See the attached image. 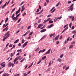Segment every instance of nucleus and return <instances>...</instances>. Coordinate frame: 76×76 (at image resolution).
I'll return each mask as SVG.
<instances>
[{
	"instance_id": "obj_28",
	"label": "nucleus",
	"mask_w": 76,
	"mask_h": 76,
	"mask_svg": "<svg viewBox=\"0 0 76 76\" xmlns=\"http://www.w3.org/2000/svg\"><path fill=\"white\" fill-rule=\"evenodd\" d=\"M24 9H25V7L22 8L21 10V12H23V11Z\"/></svg>"
},
{
	"instance_id": "obj_43",
	"label": "nucleus",
	"mask_w": 76,
	"mask_h": 76,
	"mask_svg": "<svg viewBox=\"0 0 76 76\" xmlns=\"http://www.w3.org/2000/svg\"><path fill=\"white\" fill-rule=\"evenodd\" d=\"M16 18L15 17H14V18H12V20H15Z\"/></svg>"
},
{
	"instance_id": "obj_26",
	"label": "nucleus",
	"mask_w": 76,
	"mask_h": 76,
	"mask_svg": "<svg viewBox=\"0 0 76 76\" xmlns=\"http://www.w3.org/2000/svg\"><path fill=\"white\" fill-rule=\"evenodd\" d=\"M55 9V7H53L50 10V12H51L53 9Z\"/></svg>"
},
{
	"instance_id": "obj_3",
	"label": "nucleus",
	"mask_w": 76,
	"mask_h": 76,
	"mask_svg": "<svg viewBox=\"0 0 76 76\" xmlns=\"http://www.w3.org/2000/svg\"><path fill=\"white\" fill-rule=\"evenodd\" d=\"M28 44V41H27L25 42V43H24L23 45V48L24 47H25L26 45H27V44Z\"/></svg>"
},
{
	"instance_id": "obj_18",
	"label": "nucleus",
	"mask_w": 76,
	"mask_h": 76,
	"mask_svg": "<svg viewBox=\"0 0 76 76\" xmlns=\"http://www.w3.org/2000/svg\"><path fill=\"white\" fill-rule=\"evenodd\" d=\"M68 8H70V10H71V11H73V7H69Z\"/></svg>"
},
{
	"instance_id": "obj_8",
	"label": "nucleus",
	"mask_w": 76,
	"mask_h": 76,
	"mask_svg": "<svg viewBox=\"0 0 76 76\" xmlns=\"http://www.w3.org/2000/svg\"><path fill=\"white\" fill-rule=\"evenodd\" d=\"M42 26V24H39L38 27H37V29H39V28H41V27Z\"/></svg>"
},
{
	"instance_id": "obj_39",
	"label": "nucleus",
	"mask_w": 76,
	"mask_h": 76,
	"mask_svg": "<svg viewBox=\"0 0 76 76\" xmlns=\"http://www.w3.org/2000/svg\"><path fill=\"white\" fill-rule=\"evenodd\" d=\"M59 3H60V2H58V4L56 5V7H57L58 6V5L59 4Z\"/></svg>"
},
{
	"instance_id": "obj_13",
	"label": "nucleus",
	"mask_w": 76,
	"mask_h": 76,
	"mask_svg": "<svg viewBox=\"0 0 76 76\" xmlns=\"http://www.w3.org/2000/svg\"><path fill=\"white\" fill-rule=\"evenodd\" d=\"M19 10H18L15 13V15H18V13H19Z\"/></svg>"
},
{
	"instance_id": "obj_45",
	"label": "nucleus",
	"mask_w": 76,
	"mask_h": 76,
	"mask_svg": "<svg viewBox=\"0 0 76 76\" xmlns=\"http://www.w3.org/2000/svg\"><path fill=\"white\" fill-rule=\"evenodd\" d=\"M29 32H30V31H28L26 33L27 34H29Z\"/></svg>"
},
{
	"instance_id": "obj_57",
	"label": "nucleus",
	"mask_w": 76,
	"mask_h": 76,
	"mask_svg": "<svg viewBox=\"0 0 76 76\" xmlns=\"http://www.w3.org/2000/svg\"><path fill=\"white\" fill-rule=\"evenodd\" d=\"M12 44H11L9 45V47H12Z\"/></svg>"
},
{
	"instance_id": "obj_42",
	"label": "nucleus",
	"mask_w": 76,
	"mask_h": 76,
	"mask_svg": "<svg viewBox=\"0 0 76 76\" xmlns=\"http://www.w3.org/2000/svg\"><path fill=\"white\" fill-rule=\"evenodd\" d=\"M22 16H24L25 15H26V13H25L24 12V14H23L22 15Z\"/></svg>"
},
{
	"instance_id": "obj_23",
	"label": "nucleus",
	"mask_w": 76,
	"mask_h": 76,
	"mask_svg": "<svg viewBox=\"0 0 76 76\" xmlns=\"http://www.w3.org/2000/svg\"><path fill=\"white\" fill-rule=\"evenodd\" d=\"M64 56V54H62V55H61L60 56V58H62L63 57V56Z\"/></svg>"
},
{
	"instance_id": "obj_61",
	"label": "nucleus",
	"mask_w": 76,
	"mask_h": 76,
	"mask_svg": "<svg viewBox=\"0 0 76 76\" xmlns=\"http://www.w3.org/2000/svg\"><path fill=\"white\" fill-rule=\"evenodd\" d=\"M9 13V11H8L7 13L5 14L6 15H7V14H8V13Z\"/></svg>"
},
{
	"instance_id": "obj_4",
	"label": "nucleus",
	"mask_w": 76,
	"mask_h": 76,
	"mask_svg": "<svg viewBox=\"0 0 76 76\" xmlns=\"http://www.w3.org/2000/svg\"><path fill=\"white\" fill-rule=\"evenodd\" d=\"M59 37V34H58V36L56 37L54 39V40H55V41H56V40H58V37Z\"/></svg>"
},
{
	"instance_id": "obj_60",
	"label": "nucleus",
	"mask_w": 76,
	"mask_h": 76,
	"mask_svg": "<svg viewBox=\"0 0 76 76\" xmlns=\"http://www.w3.org/2000/svg\"><path fill=\"white\" fill-rule=\"evenodd\" d=\"M64 43V44H66V43H67V41H66V40H65V41Z\"/></svg>"
},
{
	"instance_id": "obj_16",
	"label": "nucleus",
	"mask_w": 76,
	"mask_h": 76,
	"mask_svg": "<svg viewBox=\"0 0 76 76\" xmlns=\"http://www.w3.org/2000/svg\"><path fill=\"white\" fill-rule=\"evenodd\" d=\"M74 45H71L70 47H69V48L70 49V48H73V46Z\"/></svg>"
},
{
	"instance_id": "obj_46",
	"label": "nucleus",
	"mask_w": 76,
	"mask_h": 76,
	"mask_svg": "<svg viewBox=\"0 0 76 76\" xmlns=\"http://www.w3.org/2000/svg\"><path fill=\"white\" fill-rule=\"evenodd\" d=\"M69 39H70V37H69L66 39L67 41H69Z\"/></svg>"
},
{
	"instance_id": "obj_49",
	"label": "nucleus",
	"mask_w": 76,
	"mask_h": 76,
	"mask_svg": "<svg viewBox=\"0 0 76 76\" xmlns=\"http://www.w3.org/2000/svg\"><path fill=\"white\" fill-rule=\"evenodd\" d=\"M62 18V17H61V16L60 17L58 18V19H61Z\"/></svg>"
},
{
	"instance_id": "obj_19",
	"label": "nucleus",
	"mask_w": 76,
	"mask_h": 76,
	"mask_svg": "<svg viewBox=\"0 0 76 76\" xmlns=\"http://www.w3.org/2000/svg\"><path fill=\"white\" fill-rule=\"evenodd\" d=\"M17 60H18V58H16L14 60L13 62H16Z\"/></svg>"
},
{
	"instance_id": "obj_48",
	"label": "nucleus",
	"mask_w": 76,
	"mask_h": 76,
	"mask_svg": "<svg viewBox=\"0 0 76 76\" xmlns=\"http://www.w3.org/2000/svg\"><path fill=\"white\" fill-rule=\"evenodd\" d=\"M39 54H40V53H42V50H40V51H39Z\"/></svg>"
},
{
	"instance_id": "obj_29",
	"label": "nucleus",
	"mask_w": 76,
	"mask_h": 76,
	"mask_svg": "<svg viewBox=\"0 0 76 76\" xmlns=\"http://www.w3.org/2000/svg\"><path fill=\"white\" fill-rule=\"evenodd\" d=\"M22 49H20V50H17V52H19V51H20V53L22 52Z\"/></svg>"
},
{
	"instance_id": "obj_21",
	"label": "nucleus",
	"mask_w": 76,
	"mask_h": 76,
	"mask_svg": "<svg viewBox=\"0 0 76 76\" xmlns=\"http://www.w3.org/2000/svg\"><path fill=\"white\" fill-rule=\"evenodd\" d=\"M51 61L50 62L49 64V65L48 66V67H50V66H51Z\"/></svg>"
},
{
	"instance_id": "obj_1",
	"label": "nucleus",
	"mask_w": 76,
	"mask_h": 76,
	"mask_svg": "<svg viewBox=\"0 0 76 76\" xmlns=\"http://www.w3.org/2000/svg\"><path fill=\"white\" fill-rule=\"evenodd\" d=\"M10 32V31H8V32H7L5 33V37H6H6H5L2 40L3 41H4L6 39H7V38H9V36H10V34H9Z\"/></svg>"
},
{
	"instance_id": "obj_25",
	"label": "nucleus",
	"mask_w": 76,
	"mask_h": 76,
	"mask_svg": "<svg viewBox=\"0 0 76 76\" xmlns=\"http://www.w3.org/2000/svg\"><path fill=\"white\" fill-rule=\"evenodd\" d=\"M23 75H24L23 76H26L28 75V74H26V73H23Z\"/></svg>"
},
{
	"instance_id": "obj_56",
	"label": "nucleus",
	"mask_w": 76,
	"mask_h": 76,
	"mask_svg": "<svg viewBox=\"0 0 76 76\" xmlns=\"http://www.w3.org/2000/svg\"><path fill=\"white\" fill-rule=\"evenodd\" d=\"M9 43L7 44L6 46V47H7V46H9Z\"/></svg>"
},
{
	"instance_id": "obj_37",
	"label": "nucleus",
	"mask_w": 76,
	"mask_h": 76,
	"mask_svg": "<svg viewBox=\"0 0 76 76\" xmlns=\"http://www.w3.org/2000/svg\"><path fill=\"white\" fill-rule=\"evenodd\" d=\"M56 9H54L53 11H52L51 12V13H53V12H54L55 11H56Z\"/></svg>"
},
{
	"instance_id": "obj_59",
	"label": "nucleus",
	"mask_w": 76,
	"mask_h": 76,
	"mask_svg": "<svg viewBox=\"0 0 76 76\" xmlns=\"http://www.w3.org/2000/svg\"><path fill=\"white\" fill-rule=\"evenodd\" d=\"M74 28H75V27H74V26H73L72 27V29H74Z\"/></svg>"
},
{
	"instance_id": "obj_38",
	"label": "nucleus",
	"mask_w": 76,
	"mask_h": 76,
	"mask_svg": "<svg viewBox=\"0 0 76 76\" xmlns=\"http://www.w3.org/2000/svg\"><path fill=\"white\" fill-rule=\"evenodd\" d=\"M39 9H38L36 11L37 13H38V12H39Z\"/></svg>"
},
{
	"instance_id": "obj_41",
	"label": "nucleus",
	"mask_w": 76,
	"mask_h": 76,
	"mask_svg": "<svg viewBox=\"0 0 76 76\" xmlns=\"http://www.w3.org/2000/svg\"><path fill=\"white\" fill-rule=\"evenodd\" d=\"M14 16H15V14H13L12 15L11 17L12 19L14 17Z\"/></svg>"
},
{
	"instance_id": "obj_52",
	"label": "nucleus",
	"mask_w": 76,
	"mask_h": 76,
	"mask_svg": "<svg viewBox=\"0 0 76 76\" xmlns=\"http://www.w3.org/2000/svg\"><path fill=\"white\" fill-rule=\"evenodd\" d=\"M69 69V66H68L67 67H66L65 70H68V69Z\"/></svg>"
},
{
	"instance_id": "obj_5",
	"label": "nucleus",
	"mask_w": 76,
	"mask_h": 76,
	"mask_svg": "<svg viewBox=\"0 0 76 76\" xmlns=\"http://www.w3.org/2000/svg\"><path fill=\"white\" fill-rule=\"evenodd\" d=\"M12 64L11 62H10L8 63V66L9 67H10L12 66Z\"/></svg>"
},
{
	"instance_id": "obj_63",
	"label": "nucleus",
	"mask_w": 76,
	"mask_h": 76,
	"mask_svg": "<svg viewBox=\"0 0 76 76\" xmlns=\"http://www.w3.org/2000/svg\"><path fill=\"white\" fill-rule=\"evenodd\" d=\"M20 15V13H19L17 15V16L18 17H19V16Z\"/></svg>"
},
{
	"instance_id": "obj_64",
	"label": "nucleus",
	"mask_w": 76,
	"mask_h": 76,
	"mask_svg": "<svg viewBox=\"0 0 76 76\" xmlns=\"http://www.w3.org/2000/svg\"><path fill=\"white\" fill-rule=\"evenodd\" d=\"M4 67H5V64L3 65V66L2 67V68H3Z\"/></svg>"
},
{
	"instance_id": "obj_20",
	"label": "nucleus",
	"mask_w": 76,
	"mask_h": 76,
	"mask_svg": "<svg viewBox=\"0 0 76 76\" xmlns=\"http://www.w3.org/2000/svg\"><path fill=\"white\" fill-rule=\"evenodd\" d=\"M53 23V20H50L49 22V23Z\"/></svg>"
},
{
	"instance_id": "obj_54",
	"label": "nucleus",
	"mask_w": 76,
	"mask_h": 76,
	"mask_svg": "<svg viewBox=\"0 0 76 76\" xmlns=\"http://www.w3.org/2000/svg\"><path fill=\"white\" fill-rule=\"evenodd\" d=\"M56 43L57 44H59V41H57L56 42Z\"/></svg>"
},
{
	"instance_id": "obj_40",
	"label": "nucleus",
	"mask_w": 76,
	"mask_h": 76,
	"mask_svg": "<svg viewBox=\"0 0 76 76\" xmlns=\"http://www.w3.org/2000/svg\"><path fill=\"white\" fill-rule=\"evenodd\" d=\"M73 4H72L71 6H70L69 7H73Z\"/></svg>"
},
{
	"instance_id": "obj_15",
	"label": "nucleus",
	"mask_w": 76,
	"mask_h": 76,
	"mask_svg": "<svg viewBox=\"0 0 76 76\" xmlns=\"http://www.w3.org/2000/svg\"><path fill=\"white\" fill-rule=\"evenodd\" d=\"M6 3H7V2H6V3L2 7V9H3V8H4V7H5V6H6Z\"/></svg>"
},
{
	"instance_id": "obj_50",
	"label": "nucleus",
	"mask_w": 76,
	"mask_h": 76,
	"mask_svg": "<svg viewBox=\"0 0 76 76\" xmlns=\"http://www.w3.org/2000/svg\"><path fill=\"white\" fill-rule=\"evenodd\" d=\"M3 63H4V62H3L1 64V67L3 66Z\"/></svg>"
},
{
	"instance_id": "obj_55",
	"label": "nucleus",
	"mask_w": 76,
	"mask_h": 76,
	"mask_svg": "<svg viewBox=\"0 0 76 76\" xmlns=\"http://www.w3.org/2000/svg\"><path fill=\"white\" fill-rule=\"evenodd\" d=\"M48 22L47 20H44V22H43V23H46V22Z\"/></svg>"
},
{
	"instance_id": "obj_58",
	"label": "nucleus",
	"mask_w": 76,
	"mask_h": 76,
	"mask_svg": "<svg viewBox=\"0 0 76 76\" xmlns=\"http://www.w3.org/2000/svg\"><path fill=\"white\" fill-rule=\"evenodd\" d=\"M32 34H33V33L31 32L29 33V35H32Z\"/></svg>"
},
{
	"instance_id": "obj_11",
	"label": "nucleus",
	"mask_w": 76,
	"mask_h": 76,
	"mask_svg": "<svg viewBox=\"0 0 76 76\" xmlns=\"http://www.w3.org/2000/svg\"><path fill=\"white\" fill-rule=\"evenodd\" d=\"M72 34H74V35H76V31L74 30L72 31Z\"/></svg>"
},
{
	"instance_id": "obj_35",
	"label": "nucleus",
	"mask_w": 76,
	"mask_h": 76,
	"mask_svg": "<svg viewBox=\"0 0 76 76\" xmlns=\"http://www.w3.org/2000/svg\"><path fill=\"white\" fill-rule=\"evenodd\" d=\"M67 26H68V24L65 25L64 27V28H66V27Z\"/></svg>"
},
{
	"instance_id": "obj_7",
	"label": "nucleus",
	"mask_w": 76,
	"mask_h": 76,
	"mask_svg": "<svg viewBox=\"0 0 76 76\" xmlns=\"http://www.w3.org/2000/svg\"><path fill=\"white\" fill-rule=\"evenodd\" d=\"M47 36V35H44L42 37L41 39H40V40H42V39H44L45 37H46V36Z\"/></svg>"
},
{
	"instance_id": "obj_27",
	"label": "nucleus",
	"mask_w": 76,
	"mask_h": 76,
	"mask_svg": "<svg viewBox=\"0 0 76 76\" xmlns=\"http://www.w3.org/2000/svg\"><path fill=\"white\" fill-rule=\"evenodd\" d=\"M72 23H70L69 24V26L70 28H71L72 27Z\"/></svg>"
},
{
	"instance_id": "obj_6",
	"label": "nucleus",
	"mask_w": 76,
	"mask_h": 76,
	"mask_svg": "<svg viewBox=\"0 0 76 76\" xmlns=\"http://www.w3.org/2000/svg\"><path fill=\"white\" fill-rule=\"evenodd\" d=\"M47 30L45 29H42V30L40 31V32H45Z\"/></svg>"
},
{
	"instance_id": "obj_47",
	"label": "nucleus",
	"mask_w": 76,
	"mask_h": 76,
	"mask_svg": "<svg viewBox=\"0 0 76 76\" xmlns=\"http://www.w3.org/2000/svg\"><path fill=\"white\" fill-rule=\"evenodd\" d=\"M51 16V15H48L47 17L48 18H49V17H50Z\"/></svg>"
},
{
	"instance_id": "obj_30",
	"label": "nucleus",
	"mask_w": 76,
	"mask_h": 76,
	"mask_svg": "<svg viewBox=\"0 0 76 76\" xmlns=\"http://www.w3.org/2000/svg\"><path fill=\"white\" fill-rule=\"evenodd\" d=\"M45 50H46L45 49H43V50H42V53H44V52H45Z\"/></svg>"
},
{
	"instance_id": "obj_10",
	"label": "nucleus",
	"mask_w": 76,
	"mask_h": 76,
	"mask_svg": "<svg viewBox=\"0 0 76 76\" xmlns=\"http://www.w3.org/2000/svg\"><path fill=\"white\" fill-rule=\"evenodd\" d=\"M17 59H19V60H21V59H22V58H21V56H18L17 57Z\"/></svg>"
},
{
	"instance_id": "obj_53",
	"label": "nucleus",
	"mask_w": 76,
	"mask_h": 76,
	"mask_svg": "<svg viewBox=\"0 0 76 76\" xmlns=\"http://www.w3.org/2000/svg\"><path fill=\"white\" fill-rule=\"evenodd\" d=\"M58 19V18L57 17H56L55 18V20H57Z\"/></svg>"
},
{
	"instance_id": "obj_14",
	"label": "nucleus",
	"mask_w": 76,
	"mask_h": 76,
	"mask_svg": "<svg viewBox=\"0 0 76 76\" xmlns=\"http://www.w3.org/2000/svg\"><path fill=\"white\" fill-rule=\"evenodd\" d=\"M55 35V33H53V34H51L50 36V37H53V36H54Z\"/></svg>"
},
{
	"instance_id": "obj_22",
	"label": "nucleus",
	"mask_w": 76,
	"mask_h": 76,
	"mask_svg": "<svg viewBox=\"0 0 76 76\" xmlns=\"http://www.w3.org/2000/svg\"><path fill=\"white\" fill-rule=\"evenodd\" d=\"M41 62V60H40L37 63V64H39Z\"/></svg>"
},
{
	"instance_id": "obj_62",
	"label": "nucleus",
	"mask_w": 76,
	"mask_h": 76,
	"mask_svg": "<svg viewBox=\"0 0 76 76\" xmlns=\"http://www.w3.org/2000/svg\"><path fill=\"white\" fill-rule=\"evenodd\" d=\"M71 44H75V41H73L71 43Z\"/></svg>"
},
{
	"instance_id": "obj_2",
	"label": "nucleus",
	"mask_w": 76,
	"mask_h": 76,
	"mask_svg": "<svg viewBox=\"0 0 76 76\" xmlns=\"http://www.w3.org/2000/svg\"><path fill=\"white\" fill-rule=\"evenodd\" d=\"M51 51V48H50L47 52H46L45 54L44 55H46V54H50V52Z\"/></svg>"
},
{
	"instance_id": "obj_34",
	"label": "nucleus",
	"mask_w": 76,
	"mask_h": 76,
	"mask_svg": "<svg viewBox=\"0 0 76 76\" xmlns=\"http://www.w3.org/2000/svg\"><path fill=\"white\" fill-rule=\"evenodd\" d=\"M21 20V18H20L19 19V20H18L17 23H19V22H20V21Z\"/></svg>"
},
{
	"instance_id": "obj_17",
	"label": "nucleus",
	"mask_w": 76,
	"mask_h": 76,
	"mask_svg": "<svg viewBox=\"0 0 76 76\" xmlns=\"http://www.w3.org/2000/svg\"><path fill=\"white\" fill-rule=\"evenodd\" d=\"M15 9H16V8H14V9H13V10H12V11H11V13H13V12H14V11H15Z\"/></svg>"
},
{
	"instance_id": "obj_24",
	"label": "nucleus",
	"mask_w": 76,
	"mask_h": 76,
	"mask_svg": "<svg viewBox=\"0 0 76 76\" xmlns=\"http://www.w3.org/2000/svg\"><path fill=\"white\" fill-rule=\"evenodd\" d=\"M46 58V56H44V57H43L42 58V60H44Z\"/></svg>"
},
{
	"instance_id": "obj_33",
	"label": "nucleus",
	"mask_w": 76,
	"mask_h": 76,
	"mask_svg": "<svg viewBox=\"0 0 76 76\" xmlns=\"http://www.w3.org/2000/svg\"><path fill=\"white\" fill-rule=\"evenodd\" d=\"M75 20V18H74V16H73L71 20L72 21H73V20Z\"/></svg>"
},
{
	"instance_id": "obj_36",
	"label": "nucleus",
	"mask_w": 76,
	"mask_h": 76,
	"mask_svg": "<svg viewBox=\"0 0 76 76\" xmlns=\"http://www.w3.org/2000/svg\"><path fill=\"white\" fill-rule=\"evenodd\" d=\"M10 56H11V57H13V53H11Z\"/></svg>"
},
{
	"instance_id": "obj_12",
	"label": "nucleus",
	"mask_w": 76,
	"mask_h": 76,
	"mask_svg": "<svg viewBox=\"0 0 76 76\" xmlns=\"http://www.w3.org/2000/svg\"><path fill=\"white\" fill-rule=\"evenodd\" d=\"M19 41V39H17V40H16L14 42V44H16Z\"/></svg>"
},
{
	"instance_id": "obj_44",
	"label": "nucleus",
	"mask_w": 76,
	"mask_h": 76,
	"mask_svg": "<svg viewBox=\"0 0 76 76\" xmlns=\"http://www.w3.org/2000/svg\"><path fill=\"white\" fill-rule=\"evenodd\" d=\"M41 22V19H39L38 20V23H40Z\"/></svg>"
},
{
	"instance_id": "obj_51",
	"label": "nucleus",
	"mask_w": 76,
	"mask_h": 76,
	"mask_svg": "<svg viewBox=\"0 0 76 76\" xmlns=\"http://www.w3.org/2000/svg\"><path fill=\"white\" fill-rule=\"evenodd\" d=\"M68 28H69V27L67 26L66 28H65L64 29L66 31V30H67V29H68Z\"/></svg>"
},
{
	"instance_id": "obj_9",
	"label": "nucleus",
	"mask_w": 76,
	"mask_h": 76,
	"mask_svg": "<svg viewBox=\"0 0 76 76\" xmlns=\"http://www.w3.org/2000/svg\"><path fill=\"white\" fill-rule=\"evenodd\" d=\"M57 61H59V62H61V61H62L61 60V59H60V58H58L57 60Z\"/></svg>"
},
{
	"instance_id": "obj_32",
	"label": "nucleus",
	"mask_w": 76,
	"mask_h": 76,
	"mask_svg": "<svg viewBox=\"0 0 76 76\" xmlns=\"http://www.w3.org/2000/svg\"><path fill=\"white\" fill-rule=\"evenodd\" d=\"M24 42H25V40L23 39L22 40V42L23 44L24 43Z\"/></svg>"
},
{
	"instance_id": "obj_31",
	"label": "nucleus",
	"mask_w": 76,
	"mask_h": 76,
	"mask_svg": "<svg viewBox=\"0 0 76 76\" xmlns=\"http://www.w3.org/2000/svg\"><path fill=\"white\" fill-rule=\"evenodd\" d=\"M31 26H28V27H27V29H30V28H31Z\"/></svg>"
}]
</instances>
